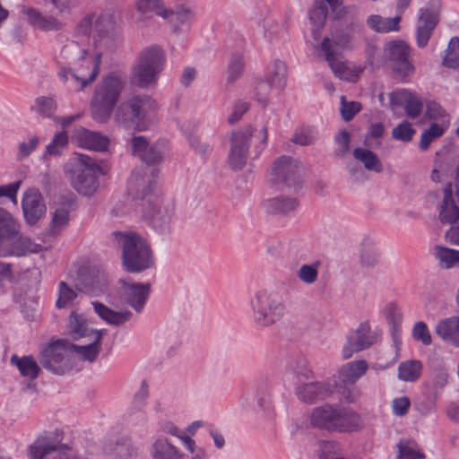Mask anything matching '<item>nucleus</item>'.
I'll return each instance as SVG.
<instances>
[{
  "label": "nucleus",
  "instance_id": "obj_33",
  "mask_svg": "<svg viewBox=\"0 0 459 459\" xmlns=\"http://www.w3.org/2000/svg\"><path fill=\"white\" fill-rule=\"evenodd\" d=\"M432 255L442 269L450 270L459 266V250L443 245H436Z\"/></svg>",
  "mask_w": 459,
  "mask_h": 459
},
{
  "label": "nucleus",
  "instance_id": "obj_37",
  "mask_svg": "<svg viewBox=\"0 0 459 459\" xmlns=\"http://www.w3.org/2000/svg\"><path fill=\"white\" fill-rule=\"evenodd\" d=\"M29 22L35 28L42 30H54L61 26L57 17L53 15H44L35 9H28L25 12Z\"/></svg>",
  "mask_w": 459,
  "mask_h": 459
},
{
  "label": "nucleus",
  "instance_id": "obj_28",
  "mask_svg": "<svg viewBox=\"0 0 459 459\" xmlns=\"http://www.w3.org/2000/svg\"><path fill=\"white\" fill-rule=\"evenodd\" d=\"M67 444L54 442L47 436H39L29 446L28 455L30 459H44L51 452L59 453L60 446H65Z\"/></svg>",
  "mask_w": 459,
  "mask_h": 459
},
{
  "label": "nucleus",
  "instance_id": "obj_16",
  "mask_svg": "<svg viewBox=\"0 0 459 459\" xmlns=\"http://www.w3.org/2000/svg\"><path fill=\"white\" fill-rule=\"evenodd\" d=\"M46 248L33 241L30 237L22 234L21 229L11 238H4L0 242V257L26 256L30 254H38Z\"/></svg>",
  "mask_w": 459,
  "mask_h": 459
},
{
  "label": "nucleus",
  "instance_id": "obj_24",
  "mask_svg": "<svg viewBox=\"0 0 459 459\" xmlns=\"http://www.w3.org/2000/svg\"><path fill=\"white\" fill-rule=\"evenodd\" d=\"M74 139L80 147L96 152H104L109 145L107 136L83 127L75 130Z\"/></svg>",
  "mask_w": 459,
  "mask_h": 459
},
{
  "label": "nucleus",
  "instance_id": "obj_40",
  "mask_svg": "<svg viewBox=\"0 0 459 459\" xmlns=\"http://www.w3.org/2000/svg\"><path fill=\"white\" fill-rule=\"evenodd\" d=\"M264 209L267 212L273 214H286L296 210L298 202L294 198L277 196L267 199L264 203Z\"/></svg>",
  "mask_w": 459,
  "mask_h": 459
},
{
  "label": "nucleus",
  "instance_id": "obj_21",
  "mask_svg": "<svg viewBox=\"0 0 459 459\" xmlns=\"http://www.w3.org/2000/svg\"><path fill=\"white\" fill-rule=\"evenodd\" d=\"M105 286L104 276L95 268L83 267L78 272L76 289L90 296H98Z\"/></svg>",
  "mask_w": 459,
  "mask_h": 459
},
{
  "label": "nucleus",
  "instance_id": "obj_49",
  "mask_svg": "<svg viewBox=\"0 0 459 459\" xmlns=\"http://www.w3.org/2000/svg\"><path fill=\"white\" fill-rule=\"evenodd\" d=\"M446 129L447 128L442 126H437V123H432L430 126L421 134L419 144L420 148L422 151H426L433 141L441 137L446 133Z\"/></svg>",
  "mask_w": 459,
  "mask_h": 459
},
{
  "label": "nucleus",
  "instance_id": "obj_27",
  "mask_svg": "<svg viewBox=\"0 0 459 459\" xmlns=\"http://www.w3.org/2000/svg\"><path fill=\"white\" fill-rule=\"evenodd\" d=\"M102 336L103 334H101V333H93V337L89 338V343L85 345L70 343L71 352H74L81 360L92 363L96 360L100 352Z\"/></svg>",
  "mask_w": 459,
  "mask_h": 459
},
{
  "label": "nucleus",
  "instance_id": "obj_3",
  "mask_svg": "<svg viewBox=\"0 0 459 459\" xmlns=\"http://www.w3.org/2000/svg\"><path fill=\"white\" fill-rule=\"evenodd\" d=\"M166 56L158 45L144 48L138 55L132 70V81L139 87L153 85L164 69Z\"/></svg>",
  "mask_w": 459,
  "mask_h": 459
},
{
  "label": "nucleus",
  "instance_id": "obj_32",
  "mask_svg": "<svg viewBox=\"0 0 459 459\" xmlns=\"http://www.w3.org/2000/svg\"><path fill=\"white\" fill-rule=\"evenodd\" d=\"M169 13L167 18H162L170 23L175 30L181 25H189L195 18L194 7L188 4H178L175 9L167 6Z\"/></svg>",
  "mask_w": 459,
  "mask_h": 459
},
{
  "label": "nucleus",
  "instance_id": "obj_31",
  "mask_svg": "<svg viewBox=\"0 0 459 459\" xmlns=\"http://www.w3.org/2000/svg\"><path fill=\"white\" fill-rule=\"evenodd\" d=\"M91 304L95 313L109 325L119 326L130 320L132 317V312L129 310L114 311L98 301H93Z\"/></svg>",
  "mask_w": 459,
  "mask_h": 459
},
{
  "label": "nucleus",
  "instance_id": "obj_2",
  "mask_svg": "<svg viewBox=\"0 0 459 459\" xmlns=\"http://www.w3.org/2000/svg\"><path fill=\"white\" fill-rule=\"evenodd\" d=\"M122 264L128 273H141L154 265V255L148 241L136 233L120 234Z\"/></svg>",
  "mask_w": 459,
  "mask_h": 459
},
{
  "label": "nucleus",
  "instance_id": "obj_54",
  "mask_svg": "<svg viewBox=\"0 0 459 459\" xmlns=\"http://www.w3.org/2000/svg\"><path fill=\"white\" fill-rule=\"evenodd\" d=\"M328 13L327 4L316 0V6L309 12V19L314 27L321 29L325 22Z\"/></svg>",
  "mask_w": 459,
  "mask_h": 459
},
{
  "label": "nucleus",
  "instance_id": "obj_59",
  "mask_svg": "<svg viewBox=\"0 0 459 459\" xmlns=\"http://www.w3.org/2000/svg\"><path fill=\"white\" fill-rule=\"evenodd\" d=\"M341 115L344 121H351L361 109V104L358 101H347L344 95L341 96Z\"/></svg>",
  "mask_w": 459,
  "mask_h": 459
},
{
  "label": "nucleus",
  "instance_id": "obj_50",
  "mask_svg": "<svg viewBox=\"0 0 459 459\" xmlns=\"http://www.w3.org/2000/svg\"><path fill=\"white\" fill-rule=\"evenodd\" d=\"M443 65L447 68H456L459 64V38L453 37L446 50Z\"/></svg>",
  "mask_w": 459,
  "mask_h": 459
},
{
  "label": "nucleus",
  "instance_id": "obj_10",
  "mask_svg": "<svg viewBox=\"0 0 459 459\" xmlns=\"http://www.w3.org/2000/svg\"><path fill=\"white\" fill-rule=\"evenodd\" d=\"M368 364L365 359H358L343 364L338 370L336 389L340 395L348 403L356 402L360 392L355 383L368 371Z\"/></svg>",
  "mask_w": 459,
  "mask_h": 459
},
{
  "label": "nucleus",
  "instance_id": "obj_63",
  "mask_svg": "<svg viewBox=\"0 0 459 459\" xmlns=\"http://www.w3.org/2000/svg\"><path fill=\"white\" fill-rule=\"evenodd\" d=\"M412 337L424 345H430L432 339L429 330L423 321L417 322L412 328Z\"/></svg>",
  "mask_w": 459,
  "mask_h": 459
},
{
  "label": "nucleus",
  "instance_id": "obj_51",
  "mask_svg": "<svg viewBox=\"0 0 459 459\" xmlns=\"http://www.w3.org/2000/svg\"><path fill=\"white\" fill-rule=\"evenodd\" d=\"M256 399L258 406L264 411L270 413L273 410L272 398V386L263 383L256 389Z\"/></svg>",
  "mask_w": 459,
  "mask_h": 459
},
{
  "label": "nucleus",
  "instance_id": "obj_11",
  "mask_svg": "<svg viewBox=\"0 0 459 459\" xmlns=\"http://www.w3.org/2000/svg\"><path fill=\"white\" fill-rule=\"evenodd\" d=\"M410 52V46L401 39L389 41L384 48L385 58L391 64L394 76L403 82H408L414 72V66L408 58Z\"/></svg>",
  "mask_w": 459,
  "mask_h": 459
},
{
  "label": "nucleus",
  "instance_id": "obj_60",
  "mask_svg": "<svg viewBox=\"0 0 459 459\" xmlns=\"http://www.w3.org/2000/svg\"><path fill=\"white\" fill-rule=\"evenodd\" d=\"M68 143L67 134L65 132L55 134L53 140L48 144L46 153L48 155H59Z\"/></svg>",
  "mask_w": 459,
  "mask_h": 459
},
{
  "label": "nucleus",
  "instance_id": "obj_17",
  "mask_svg": "<svg viewBox=\"0 0 459 459\" xmlns=\"http://www.w3.org/2000/svg\"><path fill=\"white\" fill-rule=\"evenodd\" d=\"M377 334L370 327L368 322L360 323L358 327L352 331L342 350V356L344 359H350L355 352L361 351L369 348L377 342Z\"/></svg>",
  "mask_w": 459,
  "mask_h": 459
},
{
  "label": "nucleus",
  "instance_id": "obj_41",
  "mask_svg": "<svg viewBox=\"0 0 459 459\" xmlns=\"http://www.w3.org/2000/svg\"><path fill=\"white\" fill-rule=\"evenodd\" d=\"M135 9L143 15L153 13L161 19L169 14L164 0H135Z\"/></svg>",
  "mask_w": 459,
  "mask_h": 459
},
{
  "label": "nucleus",
  "instance_id": "obj_56",
  "mask_svg": "<svg viewBox=\"0 0 459 459\" xmlns=\"http://www.w3.org/2000/svg\"><path fill=\"white\" fill-rule=\"evenodd\" d=\"M273 87V83L269 82L267 79L258 80L255 82L254 88V95L255 100L264 106H265L268 103L269 95Z\"/></svg>",
  "mask_w": 459,
  "mask_h": 459
},
{
  "label": "nucleus",
  "instance_id": "obj_18",
  "mask_svg": "<svg viewBox=\"0 0 459 459\" xmlns=\"http://www.w3.org/2000/svg\"><path fill=\"white\" fill-rule=\"evenodd\" d=\"M118 39V31L114 16L100 14L94 22L93 40L97 48H111Z\"/></svg>",
  "mask_w": 459,
  "mask_h": 459
},
{
  "label": "nucleus",
  "instance_id": "obj_25",
  "mask_svg": "<svg viewBox=\"0 0 459 459\" xmlns=\"http://www.w3.org/2000/svg\"><path fill=\"white\" fill-rule=\"evenodd\" d=\"M391 100L399 106H403L406 115L412 119L418 117L422 112L423 103L421 99L409 90L403 89L394 91L391 95Z\"/></svg>",
  "mask_w": 459,
  "mask_h": 459
},
{
  "label": "nucleus",
  "instance_id": "obj_20",
  "mask_svg": "<svg viewBox=\"0 0 459 459\" xmlns=\"http://www.w3.org/2000/svg\"><path fill=\"white\" fill-rule=\"evenodd\" d=\"M22 208L27 224L35 225L47 212L44 198L37 188H29L23 194Z\"/></svg>",
  "mask_w": 459,
  "mask_h": 459
},
{
  "label": "nucleus",
  "instance_id": "obj_42",
  "mask_svg": "<svg viewBox=\"0 0 459 459\" xmlns=\"http://www.w3.org/2000/svg\"><path fill=\"white\" fill-rule=\"evenodd\" d=\"M380 252L375 247L374 242L366 238L361 244V250L359 255L360 264L364 267L373 268L379 263Z\"/></svg>",
  "mask_w": 459,
  "mask_h": 459
},
{
  "label": "nucleus",
  "instance_id": "obj_46",
  "mask_svg": "<svg viewBox=\"0 0 459 459\" xmlns=\"http://www.w3.org/2000/svg\"><path fill=\"white\" fill-rule=\"evenodd\" d=\"M320 265L319 261L302 264L297 271L299 281L308 286L315 284L318 280Z\"/></svg>",
  "mask_w": 459,
  "mask_h": 459
},
{
  "label": "nucleus",
  "instance_id": "obj_38",
  "mask_svg": "<svg viewBox=\"0 0 459 459\" xmlns=\"http://www.w3.org/2000/svg\"><path fill=\"white\" fill-rule=\"evenodd\" d=\"M10 363L18 368L20 374L23 377H27L31 380L37 378L40 371L37 361L32 356L19 357L18 355L13 354L10 359Z\"/></svg>",
  "mask_w": 459,
  "mask_h": 459
},
{
  "label": "nucleus",
  "instance_id": "obj_23",
  "mask_svg": "<svg viewBox=\"0 0 459 459\" xmlns=\"http://www.w3.org/2000/svg\"><path fill=\"white\" fill-rule=\"evenodd\" d=\"M299 164L290 157L279 158L272 168L273 180L276 183H285L288 186L294 185L298 178Z\"/></svg>",
  "mask_w": 459,
  "mask_h": 459
},
{
  "label": "nucleus",
  "instance_id": "obj_39",
  "mask_svg": "<svg viewBox=\"0 0 459 459\" xmlns=\"http://www.w3.org/2000/svg\"><path fill=\"white\" fill-rule=\"evenodd\" d=\"M323 55L325 60L328 63L333 74L341 79L342 73L347 66L348 63L336 58V53L333 51V46L331 44L329 38H325L320 45V55Z\"/></svg>",
  "mask_w": 459,
  "mask_h": 459
},
{
  "label": "nucleus",
  "instance_id": "obj_4",
  "mask_svg": "<svg viewBox=\"0 0 459 459\" xmlns=\"http://www.w3.org/2000/svg\"><path fill=\"white\" fill-rule=\"evenodd\" d=\"M249 305L253 320L261 328L272 326L284 315L285 307L281 297L267 290H257Z\"/></svg>",
  "mask_w": 459,
  "mask_h": 459
},
{
  "label": "nucleus",
  "instance_id": "obj_53",
  "mask_svg": "<svg viewBox=\"0 0 459 459\" xmlns=\"http://www.w3.org/2000/svg\"><path fill=\"white\" fill-rule=\"evenodd\" d=\"M274 88L281 91L286 85V66L281 61H275L273 70L270 73L269 78Z\"/></svg>",
  "mask_w": 459,
  "mask_h": 459
},
{
  "label": "nucleus",
  "instance_id": "obj_55",
  "mask_svg": "<svg viewBox=\"0 0 459 459\" xmlns=\"http://www.w3.org/2000/svg\"><path fill=\"white\" fill-rule=\"evenodd\" d=\"M415 133L416 130L409 122L403 121L398 126L393 128L392 137L397 141L409 143L412 140Z\"/></svg>",
  "mask_w": 459,
  "mask_h": 459
},
{
  "label": "nucleus",
  "instance_id": "obj_36",
  "mask_svg": "<svg viewBox=\"0 0 459 459\" xmlns=\"http://www.w3.org/2000/svg\"><path fill=\"white\" fill-rule=\"evenodd\" d=\"M352 156L358 162H360L367 170L376 173L383 171V164L379 157L368 148L356 147L352 151Z\"/></svg>",
  "mask_w": 459,
  "mask_h": 459
},
{
  "label": "nucleus",
  "instance_id": "obj_12",
  "mask_svg": "<svg viewBox=\"0 0 459 459\" xmlns=\"http://www.w3.org/2000/svg\"><path fill=\"white\" fill-rule=\"evenodd\" d=\"M70 354V343L65 340H57L41 351L39 362L44 368L63 375L73 368Z\"/></svg>",
  "mask_w": 459,
  "mask_h": 459
},
{
  "label": "nucleus",
  "instance_id": "obj_48",
  "mask_svg": "<svg viewBox=\"0 0 459 459\" xmlns=\"http://www.w3.org/2000/svg\"><path fill=\"white\" fill-rule=\"evenodd\" d=\"M351 137L350 133L345 130H340L333 138L334 142V156L339 159L344 158L351 151Z\"/></svg>",
  "mask_w": 459,
  "mask_h": 459
},
{
  "label": "nucleus",
  "instance_id": "obj_34",
  "mask_svg": "<svg viewBox=\"0 0 459 459\" xmlns=\"http://www.w3.org/2000/svg\"><path fill=\"white\" fill-rule=\"evenodd\" d=\"M70 222V209L67 205H60L51 213V221L48 230L52 237L60 236L67 229Z\"/></svg>",
  "mask_w": 459,
  "mask_h": 459
},
{
  "label": "nucleus",
  "instance_id": "obj_7",
  "mask_svg": "<svg viewBox=\"0 0 459 459\" xmlns=\"http://www.w3.org/2000/svg\"><path fill=\"white\" fill-rule=\"evenodd\" d=\"M290 370L297 377L298 383L295 394L304 403H313L318 399L329 397L333 392L332 385L324 382L312 381L313 373L307 368L306 361H301L296 367H290Z\"/></svg>",
  "mask_w": 459,
  "mask_h": 459
},
{
  "label": "nucleus",
  "instance_id": "obj_44",
  "mask_svg": "<svg viewBox=\"0 0 459 459\" xmlns=\"http://www.w3.org/2000/svg\"><path fill=\"white\" fill-rule=\"evenodd\" d=\"M422 363L417 359L403 361L398 367V378L405 382H415L421 375Z\"/></svg>",
  "mask_w": 459,
  "mask_h": 459
},
{
  "label": "nucleus",
  "instance_id": "obj_57",
  "mask_svg": "<svg viewBox=\"0 0 459 459\" xmlns=\"http://www.w3.org/2000/svg\"><path fill=\"white\" fill-rule=\"evenodd\" d=\"M286 33V30L282 24L273 22L267 21L264 24V37L270 42H276L282 39Z\"/></svg>",
  "mask_w": 459,
  "mask_h": 459
},
{
  "label": "nucleus",
  "instance_id": "obj_1",
  "mask_svg": "<svg viewBox=\"0 0 459 459\" xmlns=\"http://www.w3.org/2000/svg\"><path fill=\"white\" fill-rule=\"evenodd\" d=\"M308 421L313 428L338 433L357 431L364 424L360 415L352 409L331 403L315 407Z\"/></svg>",
  "mask_w": 459,
  "mask_h": 459
},
{
  "label": "nucleus",
  "instance_id": "obj_45",
  "mask_svg": "<svg viewBox=\"0 0 459 459\" xmlns=\"http://www.w3.org/2000/svg\"><path fill=\"white\" fill-rule=\"evenodd\" d=\"M19 229L21 225L17 219L7 210L0 207V242L13 236Z\"/></svg>",
  "mask_w": 459,
  "mask_h": 459
},
{
  "label": "nucleus",
  "instance_id": "obj_30",
  "mask_svg": "<svg viewBox=\"0 0 459 459\" xmlns=\"http://www.w3.org/2000/svg\"><path fill=\"white\" fill-rule=\"evenodd\" d=\"M152 459H182L183 454L172 445L166 437L156 438L150 447Z\"/></svg>",
  "mask_w": 459,
  "mask_h": 459
},
{
  "label": "nucleus",
  "instance_id": "obj_5",
  "mask_svg": "<svg viewBox=\"0 0 459 459\" xmlns=\"http://www.w3.org/2000/svg\"><path fill=\"white\" fill-rule=\"evenodd\" d=\"M65 172L74 188L81 195H91L99 187L97 175L101 172L99 164L91 157L79 154Z\"/></svg>",
  "mask_w": 459,
  "mask_h": 459
},
{
  "label": "nucleus",
  "instance_id": "obj_9",
  "mask_svg": "<svg viewBox=\"0 0 459 459\" xmlns=\"http://www.w3.org/2000/svg\"><path fill=\"white\" fill-rule=\"evenodd\" d=\"M83 56L82 65L76 69L63 68L58 75L66 83L68 90L78 91L82 90L88 83L93 82L99 72L101 54L97 53L94 56H88L86 51H81Z\"/></svg>",
  "mask_w": 459,
  "mask_h": 459
},
{
  "label": "nucleus",
  "instance_id": "obj_19",
  "mask_svg": "<svg viewBox=\"0 0 459 459\" xmlns=\"http://www.w3.org/2000/svg\"><path fill=\"white\" fill-rule=\"evenodd\" d=\"M121 296L126 304L136 313H141L151 293L150 283L134 282L131 280L121 279Z\"/></svg>",
  "mask_w": 459,
  "mask_h": 459
},
{
  "label": "nucleus",
  "instance_id": "obj_52",
  "mask_svg": "<svg viewBox=\"0 0 459 459\" xmlns=\"http://www.w3.org/2000/svg\"><path fill=\"white\" fill-rule=\"evenodd\" d=\"M32 109L44 117H50L56 109V103L51 97L40 96L35 100Z\"/></svg>",
  "mask_w": 459,
  "mask_h": 459
},
{
  "label": "nucleus",
  "instance_id": "obj_26",
  "mask_svg": "<svg viewBox=\"0 0 459 459\" xmlns=\"http://www.w3.org/2000/svg\"><path fill=\"white\" fill-rule=\"evenodd\" d=\"M435 333L445 342L459 347V316L439 320L436 325Z\"/></svg>",
  "mask_w": 459,
  "mask_h": 459
},
{
  "label": "nucleus",
  "instance_id": "obj_58",
  "mask_svg": "<svg viewBox=\"0 0 459 459\" xmlns=\"http://www.w3.org/2000/svg\"><path fill=\"white\" fill-rule=\"evenodd\" d=\"M316 139V131L313 127H302L296 131L293 135V143L307 146L312 144Z\"/></svg>",
  "mask_w": 459,
  "mask_h": 459
},
{
  "label": "nucleus",
  "instance_id": "obj_35",
  "mask_svg": "<svg viewBox=\"0 0 459 459\" xmlns=\"http://www.w3.org/2000/svg\"><path fill=\"white\" fill-rule=\"evenodd\" d=\"M401 20L400 15L393 18H384L378 14H371L367 18V24L375 32L388 33L400 30Z\"/></svg>",
  "mask_w": 459,
  "mask_h": 459
},
{
  "label": "nucleus",
  "instance_id": "obj_13",
  "mask_svg": "<svg viewBox=\"0 0 459 459\" xmlns=\"http://www.w3.org/2000/svg\"><path fill=\"white\" fill-rule=\"evenodd\" d=\"M141 206L144 219L153 228L162 229L169 223L172 209L160 195L151 193V185L143 195Z\"/></svg>",
  "mask_w": 459,
  "mask_h": 459
},
{
  "label": "nucleus",
  "instance_id": "obj_14",
  "mask_svg": "<svg viewBox=\"0 0 459 459\" xmlns=\"http://www.w3.org/2000/svg\"><path fill=\"white\" fill-rule=\"evenodd\" d=\"M253 134L254 128L252 126H247L231 133L228 163L232 169L241 170L246 166Z\"/></svg>",
  "mask_w": 459,
  "mask_h": 459
},
{
  "label": "nucleus",
  "instance_id": "obj_22",
  "mask_svg": "<svg viewBox=\"0 0 459 459\" xmlns=\"http://www.w3.org/2000/svg\"><path fill=\"white\" fill-rule=\"evenodd\" d=\"M364 28L361 23H352L347 27V30H342L333 34L329 39L333 46V51L355 49L363 37Z\"/></svg>",
  "mask_w": 459,
  "mask_h": 459
},
{
  "label": "nucleus",
  "instance_id": "obj_29",
  "mask_svg": "<svg viewBox=\"0 0 459 459\" xmlns=\"http://www.w3.org/2000/svg\"><path fill=\"white\" fill-rule=\"evenodd\" d=\"M68 331L74 340L91 338L93 337V333H101V334L106 333V330H95L91 328L85 318L75 312H72L69 316Z\"/></svg>",
  "mask_w": 459,
  "mask_h": 459
},
{
  "label": "nucleus",
  "instance_id": "obj_64",
  "mask_svg": "<svg viewBox=\"0 0 459 459\" xmlns=\"http://www.w3.org/2000/svg\"><path fill=\"white\" fill-rule=\"evenodd\" d=\"M244 71V61L243 56L239 54L233 55L229 64L228 73L229 81H236Z\"/></svg>",
  "mask_w": 459,
  "mask_h": 459
},
{
  "label": "nucleus",
  "instance_id": "obj_6",
  "mask_svg": "<svg viewBox=\"0 0 459 459\" xmlns=\"http://www.w3.org/2000/svg\"><path fill=\"white\" fill-rule=\"evenodd\" d=\"M123 88V81L114 75L106 77L96 87L91 108L94 120L104 123L109 118Z\"/></svg>",
  "mask_w": 459,
  "mask_h": 459
},
{
  "label": "nucleus",
  "instance_id": "obj_43",
  "mask_svg": "<svg viewBox=\"0 0 459 459\" xmlns=\"http://www.w3.org/2000/svg\"><path fill=\"white\" fill-rule=\"evenodd\" d=\"M425 116L429 120L437 123V126H442L446 128H448L450 126V115L437 101L430 100L427 102Z\"/></svg>",
  "mask_w": 459,
  "mask_h": 459
},
{
  "label": "nucleus",
  "instance_id": "obj_8",
  "mask_svg": "<svg viewBox=\"0 0 459 459\" xmlns=\"http://www.w3.org/2000/svg\"><path fill=\"white\" fill-rule=\"evenodd\" d=\"M156 108L155 101L146 95H136L122 103L116 111L115 119L122 125L131 124L138 131L147 129L143 119L146 114Z\"/></svg>",
  "mask_w": 459,
  "mask_h": 459
},
{
  "label": "nucleus",
  "instance_id": "obj_61",
  "mask_svg": "<svg viewBox=\"0 0 459 459\" xmlns=\"http://www.w3.org/2000/svg\"><path fill=\"white\" fill-rule=\"evenodd\" d=\"M77 297L76 292L70 288L65 281L59 283V293L56 300L58 308L65 307L71 301Z\"/></svg>",
  "mask_w": 459,
  "mask_h": 459
},
{
  "label": "nucleus",
  "instance_id": "obj_62",
  "mask_svg": "<svg viewBox=\"0 0 459 459\" xmlns=\"http://www.w3.org/2000/svg\"><path fill=\"white\" fill-rule=\"evenodd\" d=\"M164 151L160 144H154L148 147L142 157V160L147 165L157 164L163 160Z\"/></svg>",
  "mask_w": 459,
  "mask_h": 459
},
{
  "label": "nucleus",
  "instance_id": "obj_15",
  "mask_svg": "<svg viewBox=\"0 0 459 459\" xmlns=\"http://www.w3.org/2000/svg\"><path fill=\"white\" fill-rule=\"evenodd\" d=\"M439 2L431 0L428 6L421 7L418 12L415 39L417 47L424 48L439 22Z\"/></svg>",
  "mask_w": 459,
  "mask_h": 459
},
{
  "label": "nucleus",
  "instance_id": "obj_47",
  "mask_svg": "<svg viewBox=\"0 0 459 459\" xmlns=\"http://www.w3.org/2000/svg\"><path fill=\"white\" fill-rule=\"evenodd\" d=\"M398 459H423L424 455L420 452L417 443L411 439H402L397 445Z\"/></svg>",
  "mask_w": 459,
  "mask_h": 459
}]
</instances>
